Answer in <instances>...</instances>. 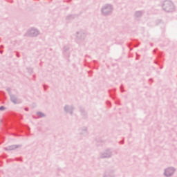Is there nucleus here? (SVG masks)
I'll return each mask as SVG.
<instances>
[{"mask_svg":"<svg viewBox=\"0 0 177 177\" xmlns=\"http://www.w3.org/2000/svg\"><path fill=\"white\" fill-rule=\"evenodd\" d=\"M172 174H174V169H167L165 170V175H166V176H171V175H172Z\"/></svg>","mask_w":177,"mask_h":177,"instance_id":"nucleus-1","label":"nucleus"},{"mask_svg":"<svg viewBox=\"0 0 177 177\" xmlns=\"http://www.w3.org/2000/svg\"><path fill=\"white\" fill-rule=\"evenodd\" d=\"M17 147H19V146L17 145H12L10 147H9L7 150H15V149H17Z\"/></svg>","mask_w":177,"mask_h":177,"instance_id":"nucleus-2","label":"nucleus"},{"mask_svg":"<svg viewBox=\"0 0 177 177\" xmlns=\"http://www.w3.org/2000/svg\"><path fill=\"white\" fill-rule=\"evenodd\" d=\"M0 110H5V107L4 106H1Z\"/></svg>","mask_w":177,"mask_h":177,"instance_id":"nucleus-3","label":"nucleus"}]
</instances>
